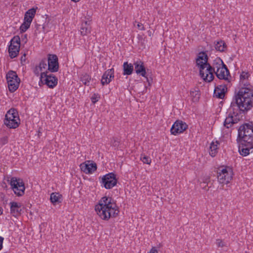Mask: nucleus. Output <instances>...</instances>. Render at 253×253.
<instances>
[{
  "instance_id": "nucleus-1",
  "label": "nucleus",
  "mask_w": 253,
  "mask_h": 253,
  "mask_svg": "<svg viewBox=\"0 0 253 253\" xmlns=\"http://www.w3.org/2000/svg\"><path fill=\"white\" fill-rule=\"evenodd\" d=\"M253 107V89L250 87H242L235 95L229 109V114L224 122V126L230 127L237 124L240 120L238 113L235 110H239L241 113H246Z\"/></svg>"
},
{
  "instance_id": "nucleus-2",
  "label": "nucleus",
  "mask_w": 253,
  "mask_h": 253,
  "mask_svg": "<svg viewBox=\"0 0 253 253\" xmlns=\"http://www.w3.org/2000/svg\"><path fill=\"white\" fill-rule=\"evenodd\" d=\"M97 214L103 220H108L111 217L118 215L119 210L116 204L111 197H102L95 207Z\"/></svg>"
},
{
  "instance_id": "nucleus-3",
  "label": "nucleus",
  "mask_w": 253,
  "mask_h": 253,
  "mask_svg": "<svg viewBox=\"0 0 253 253\" xmlns=\"http://www.w3.org/2000/svg\"><path fill=\"white\" fill-rule=\"evenodd\" d=\"M208 57L205 52H201L196 59L197 66L199 68L201 78L206 82H211L214 78L213 70L208 62Z\"/></svg>"
},
{
  "instance_id": "nucleus-4",
  "label": "nucleus",
  "mask_w": 253,
  "mask_h": 253,
  "mask_svg": "<svg viewBox=\"0 0 253 253\" xmlns=\"http://www.w3.org/2000/svg\"><path fill=\"white\" fill-rule=\"evenodd\" d=\"M238 142H242L243 144L247 143L250 147L253 145V125L251 124H244L241 126L238 129Z\"/></svg>"
},
{
  "instance_id": "nucleus-5",
  "label": "nucleus",
  "mask_w": 253,
  "mask_h": 253,
  "mask_svg": "<svg viewBox=\"0 0 253 253\" xmlns=\"http://www.w3.org/2000/svg\"><path fill=\"white\" fill-rule=\"evenodd\" d=\"M20 120L16 109L11 108L6 113L4 120V125L9 128H16L19 126Z\"/></svg>"
},
{
  "instance_id": "nucleus-6",
  "label": "nucleus",
  "mask_w": 253,
  "mask_h": 253,
  "mask_svg": "<svg viewBox=\"0 0 253 253\" xmlns=\"http://www.w3.org/2000/svg\"><path fill=\"white\" fill-rule=\"evenodd\" d=\"M6 78L9 91L14 92L18 89L20 82L17 73L15 71H9L6 75Z\"/></svg>"
},
{
  "instance_id": "nucleus-7",
  "label": "nucleus",
  "mask_w": 253,
  "mask_h": 253,
  "mask_svg": "<svg viewBox=\"0 0 253 253\" xmlns=\"http://www.w3.org/2000/svg\"><path fill=\"white\" fill-rule=\"evenodd\" d=\"M48 72L41 73L40 79L42 83L47 85L49 88H53L57 84V78L52 74H48Z\"/></svg>"
},
{
  "instance_id": "nucleus-8",
  "label": "nucleus",
  "mask_w": 253,
  "mask_h": 253,
  "mask_svg": "<svg viewBox=\"0 0 253 253\" xmlns=\"http://www.w3.org/2000/svg\"><path fill=\"white\" fill-rule=\"evenodd\" d=\"M118 182L116 175L113 172L104 175L101 179V183L106 189H110L115 186Z\"/></svg>"
},
{
  "instance_id": "nucleus-9",
  "label": "nucleus",
  "mask_w": 253,
  "mask_h": 253,
  "mask_svg": "<svg viewBox=\"0 0 253 253\" xmlns=\"http://www.w3.org/2000/svg\"><path fill=\"white\" fill-rule=\"evenodd\" d=\"M232 171L226 168L219 169L217 171V179L221 184H228L232 179Z\"/></svg>"
},
{
  "instance_id": "nucleus-10",
  "label": "nucleus",
  "mask_w": 253,
  "mask_h": 253,
  "mask_svg": "<svg viewBox=\"0 0 253 253\" xmlns=\"http://www.w3.org/2000/svg\"><path fill=\"white\" fill-rule=\"evenodd\" d=\"M20 46V39L18 36H15L10 41L8 47L9 56L11 58H15L19 52Z\"/></svg>"
},
{
  "instance_id": "nucleus-11",
  "label": "nucleus",
  "mask_w": 253,
  "mask_h": 253,
  "mask_svg": "<svg viewBox=\"0 0 253 253\" xmlns=\"http://www.w3.org/2000/svg\"><path fill=\"white\" fill-rule=\"evenodd\" d=\"M10 184L14 193L18 196H21L24 194L25 188L22 180H17L15 177H12Z\"/></svg>"
},
{
  "instance_id": "nucleus-12",
  "label": "nucleus",
  "mask_w": 253,
  "mask_h": 253,
  "mask_svg": "<svg viewBox=\"0 0 253 253\" xmlns=\"http://www.w3.org/2000/svg\"><path fill=\"white\" fill-rule=\"evenodd\" d=\"M187 127L188 125L185 122L178 120L176 121L172 126L170 132L172 134L176 135L182 133Z\"/></svg>"
},
{
  "instance_id": "nucleus-13",
  "label": "nucleus",
  "mask_w": 253,
  "mask_h": 253,
  "mask_svg": "<svg viewBox=\"0 0 253 253\" xmlns=\"http://www.w3.org/2000/svg\"><path fill=\"white\" fill-rule=\"evenodd\" d=\"M57 56L55 54H49L48 57V70L51 72H56L59 69Z\"/></svg>"
},
{
  "instance_id": "nucleus-14",
  "label": "nucleus",
  "mask_w": 253,
  "mask_h": 253,
  "mask_svg": "<svg viewBox=\"0 0 253 253\" xmlns=\"http://www.w3.org/2000/svg\"><path fill=\"white\" fill-rule=\"evenodd\" d=\"M82 171L85 173H91L97 169V166L95 163H90V161H87L82 163L80 166Z\"/></svg>"
},
{
  "instance_id": "nucleus-15",
  "label": "nucleus",
  "mask_w": 253,
  "mask_h": 253,
  "mask_svg": "<svg viewBox=\"0 0 253 253\" xmlns=\"http://www.w3.org/2000/svg\"><path fill=\"white\" fill-rule=\"evenodd\" d=\"M216 77L220 80H224L230 82L229 77H231L229 70L226 66L221 68L219 70H217V72H215Z\"/></svg>"
},
{
  "instance_id": "nucleus-16",
  "label": "nucleus",
  "mask_w": 253,
  "mask_h": 253,
  "mask_svg": "<svg viewBox=\"0 0 253 253\" xmlns=\"http://www.w3.org/2000/svg\"><path fill=\"white\" fill-rule=\"evenodd\" d=\"M10 213L13 216L16 217L21 214L22 209L20 204L16 202H12L10 203Z\"/></svg>"
},
{
  "instance_id": "nucleus-17",
  "label": "nucleus",
  "mask_w": 253,
  "mask_h": 253,
  "mask_svg": "<svg viewBox=\"0 0 253 253\" xmlns=\"http://www.w3.org/2000/svg\"><path fill=\"white\" fill-rule=\"evenodd\" d=\"M134 65L136 74L145 77L146 72L143 62L141 61H137L134 63Z\"/></svg>"
},
{
  "instance_id": "nucleus-18",
  "label": "nucleus",
  "mask_w": 253,
  "mask_h": 253,
  "mask_svg": "<svg viewBox=\"0 0 253 253\" xmlns=\"http://www.w3.org/2000/svg\"><path fill=\"white\" fill-rule=\"evenodd\" d=\"M239 146V152L240 154L244 156H246L250 153V149L253 148V145H251V147L248 145L247 143L243 144L242 142H238Z\"/></svg>"
},
{
  "instance_id": "nucleus-19",
  "label": "nucleus",
  "mask_w": 253,
  "mask_h": 253,
  "mask_svg": "<svg viewBox=\"0 0 253 253\" xmlns=\"http://www.w3.org/2000/svg\"><path fill=\"white\" fill-rule=\"evenodd\" d=\"M226 66L222 60L218 58L216 59L215 60H214L213 64V67H212L213 72L215 73V72H217L218 70H219L221 68H223Z\"/></svg>"
},
{
  "instance_id": "nucleus-20",
  "label": "nucleus",
  "mask_w": 253,
  "mask_h": 253,
  "mask_svg": "<svg viewBox=\"0 0 253 253\" xmlns=\"http://www.w3.org/2000/svg\"><path fill=\"white\" fill-rule=\"evenodd\" d=\"M123 70L124 75H131L133 70V66L131 64L126 62L123 64Z\"/></svg>"
},
{
  "instance_id": "nucleus-21",
  "label": "nucleus",
  "mask_w": 253,
  "mask_h": 253,
  "mask_svg": "<svg viewBox=\"0 0 253 253\" xmlns=\"http://www.w3.org/2000/svg\"><path fill=\"white\" fill-rule=\"evenodd\" d=\"M91 31V27L88 23L87 21H85L82 24L81 28V33L83 36H85L90 33Z\"/></svg>"
},
{
  "instance_id": "nucleus-22",
  "label": "nucleus",
  "mask_w": 253,
  "mask_h": 253,
  "mask_svg": "<svg viewBox=\"0 0 253 253\" xmlns=\"http://www.w3.org/2000/svg\"><path fill=\"white\" fill-rule=\"evenodd\" d=\"M190 94L192 100L193 102L198 101L200 96L199 90L195 89L192 90L190 91Z\"/></svg>"
},
{
  "instance_id": "nucleus-23",
  "label": "nucleus",
  "mask_w": 253,
  "mask_h": 253,
  "mask_svg": "<svg viewBox=\"0 0 253 253\" xmlns=\"http://www.w3.org/2000/svg\"><path fill=\"white\" fill-rule=\"evenodd\" d=\"M219 143L217 141H216L215 143L212 142L211 144L210 148V155L211 157H214L216 155V154L217 153V145Z\"/></svg>"
},
{
  "instance_id": "nucleus-24",
  "label": "nucleus",
  "mask_w": 253,
  "mask_h": 253,
  "mask_svg": "<svg viewBox=\"0 0 253 253\" xmlns=\"http://www.w3.org/2000/svg\"><path fill=\"white\" fill-rule=\"evenodd\" d=\"M61 195H60L58 193H52L50 197V199L51 201V202L53 204H55L57 203H60L61 202L60 201V199H61Z\"/></svg>"
},
{
  "instance_id": "nucleus-25",
  "label": "nucleus",
  "mask_w": 253,
  "mask_h": 253,
  "mask_svg": "<svg viewBox=\"0 0 253 253\" xmlns=\"http://www.w3.org/2000/svg\"><path fill=\"white\" fill-rule=\"evenodd\" d=\"M225 47V43L222 41L217 42L215 44V48L220 52L224 51Z\"/></svg>"
},
{
  "instance_id": "nucleus-26",
  "label": "nucleus",
  "mask_w": 253,
  "mask_h": 253,
  "mask_svg": "<svg viewBox=\"0 0 253 253\" xmlns=\"http://www.w3.org/2000/svg\"><path fill=\"white\" fill-rule=\"evenodd\" d=\"M109 70H107L106 71H105L102 77V79H101V84L103 85H105V84H108L109 83H110V81H109Z\"/></svg>"
},
{
  "instance_id": "nucleus-27",
  "label": "nucleus",
  "mask_w": 253,
  "mask_h": 253,
  "mask_svg": "<svg viewBox=\"0 0 253 253\" xmlns=\"http://www.w3.org/2000/svg\"><path fill=\"white\" fill-rule=\"evenodd\" d=\"M30 25L31 23L24 21L20 27L21 33L25 32L30 28Z\"/></svg>"
},
{
  "instance_id": "nucleus-28",
  "label": "nucleus",
  "mask_w": 253,
  "mask_h": 253,
  "mask_svg": "<svg viewBox=\"0 0 253 253\" xmlns=\"http://www.w3.org/2000/svg\"><path fill=\"white\" fill-rule=\"evenodd\" d=\"M90 80V77L87 74L83 75L81 78V81L85 85H88V84L89 83Z\"/></svg>"
},
{
  "instance_id": "nucleus-29",
  "label": "nucleus",
  "mask_w": 253,
  "mask_h": 253,
  "mask_svg": "<svg viewBox=\"0 0 253 253\" xmlns=\"http://www.w3.org/2000/svg\"><path fill=\"white\" fill-rule=\"evenodd\" d=\"M37 8H38L37 7H36V8H31V9H29L28 11H27L26 12V13H25V14L27 15V16L29 17V16H30V17H31L32 18H34L35 17V15L36 14V9Z\"/></svg>"
},
{
  "instance_id": "nucleus-30",
  "label": "nucleus",
  "mask_w": 253,
  "mask_h": 253,
  "mask_svg": "<svg viewBox=\"0 0 253 253\" xmlns=\"http://www.w3.org/2000/svg\"><path fill=\"white\" fill-rule=\"evenodd\" d=\"M219 91V88L218 87H216L214 90V93L217 98L222 99L224 97V92L223 91V89L220 91Z\"/></svg>"
},
{
  "instance_id": "nucleus-31",
  "label": "nucleus",
  "mask_w": 253,
  "mask_h": 253,
  "mask_svg": "<svg viewBox=\"0 0 253 253\" xmlns=\"http://www.w3.org/2000/svg\"><path fill=\"white\" fill-rule=\"evenodd\" d=\"M250 77V74L248 72L243 71L240 75V81L243 83L245 80H248Z\"/></svg>"
},
{
  "instance_id": "nucleus-32",
  "label": "nucleus",
  "mask_w": 253,
  "mask_h": 253,
  "mask_svg": "<svg viewBox=\"0 0 253 253\" xmlns=\"http://www.w3.org/2000/svg\"><path fill=\"white\" fill-rule=\"evenodd\" d=\"M140 159L144 164L150 165L151 163V159L150 158L145 155H141Z\"/></svg>"
},
{
  "instance_id": "nucleus-33",
  "label": "nucleus",
  "mask_w": 253,
  "mask_h": 253,
  "mask_svg": "<svg viewBox=\"0 0 253 253\" xmlns=\"http://www.w3.org/2000/svg\"><path fill=\"white\" fill-rule=\"evenodd\" d=\"M42 70L45 69L47 66L46 59H42L38 66Z\"/></svg>"
},
{
  "instance_id": "nucleus-34",
  "label": "nucleus",
  "mask_w": 253,
  "mask_h": 253,
  "mask_svg": "<svg viewBox=\"0 0 253 253\" xmlns=\"http://www.w3.org/2000/svg\"><path fill=\"white\" fill-rule=\"evenodd\" d=\"M216 244L218 247L222 248L227 246V244L226 243H225L222 240L219 239L216 240Z\"/></svg>"
},
{
  "instance_id": "nucleus-35",
  "label": "nucleus",
  "mask_w": 253,
  "mask_h": 253,
  "mask_svg": "<svg viewBox=\"0 0 253 253\" xmlns=\"http://www.w3.org/2000/svg\"><path fill=\"white\" fill-rule=\"evenodd\" d=\"M8 142V137L3 136L0 139V146H2Z\"/></svg>"
},
{
  "instance_id": "nucleus-36",
  "label": "nucleus",
  "mask_w": 253,
  "mask_h": 253,
  "mask_svg": "<svg viewBox=\"0 0 253 253\" xmlns=\"http://www.w3.org/2000/svg\"><path fill=\"white\" fill-rule=\"evenodd\" d=\"M109 81H110V83L111 82L112 79H113L114 77V70L113 68L109 69Z\"/></svg>"
},
{
  "instance_id": "nucleus-37",
  "label": "nucleus",
  "mask_w": 253,
  "mask_h": 253,
  "mask_svg": "<svg viewBox=\"0 0 253 253\" xmlns=\"http://www.w3.org/2000/svg\"><path fill=\"white\" fill-rule=\"evenodd\" d=\"M33 18H32L31 17H28L27 15H24V21L27 22V23H30L31 24Z\"/></svg>"
},
{
  "instance_id": "nucleus-38",
  "label": "nucleus",
  "mask_w": 253,
  "mask_h": 253,
  "mask_svg": "<svg viewBox=\"0 0 253 253\" xmlns=\"http://www.w3.org/2000/svg\"><path fill=\"white\" fill-rule=\"evenodd\" d=\"M42 71V70L38 66H36L35 68V70H34V73L38 76L40 72Z\"/></svg>"
},
{
  "instance_id": "nucleus-39",
  "label": "nucleus",
  "mask_w": 253,
  "mask_h": 253,
  "mask_svg": "<svg viewBox=\"0 0 253 253\" xmlns=\"http://www.w3.org/2000/svg\"><path fill=\"white\" fill-rule=\"evenodd\" d=\"M210 180V177L209 176H206L203 179V184L205 185V184H208Z\"/></svg>"
},
{
  "instance_id": "nucleus-40",
  "label": "nucleus",
  "mask_w": 253,
  "mask_h": 253,
  "mask_svg": "<svg viewBox=\"0 0 253 253\" xmlns=\"http://www.w3.org/2000/svg\"><path fill=\"white\" fill-rule=\"evenodd\" d=\"M137 27L138 29L140 30H144V27L143 26V25L141 23H137Z\"/></svg>"
},
{
  "instance_id": "nucleus-41",
  "label": "nucleus",
  "mask_w": 253,
  "mask_h": 253,
  "mask_svg": "<svg viewBox=\"0 0 253 253\" xmlns=\"http://www.w3.org/2000/svg\"><path fill=\"white\" fill-rule=\"evenodd\" d=\"M3 239H4L3 238L0 236V250H1V249L2 248V243H3Z\"/></svg>"
},
{
  "instance_id": "nucleus-42",
  "label": "nucleus",
  "mask_w": 253,
  "mask_h": 253,
  "mask_svg": "<svg viewBox=\"0 0 253 253\" xmlns=\"http://www.w3.org/2000/svg\"><path fill=\"white\" fill-rule=\"evenodd\" d=\"M208 186V184H205V185H204L203 184V182L201 183V187L203 188V189H204L206 190H208V189H206V187Z\"/></svg>"
},
{
  "instance_id": "nucleus-43",
  "label": "nucleus",
  "mask_w": 253,
  "mask_h": 253,
  "mask_svg": "<svg viewBox=\"0 0 253 253\" xmlns=\"http://www.w3.org/2000/svg\"><path fill=\"white\" fill-rule=\"evenodd\" d=\"M150 253H158V251L155 248H153L150 251Z\"/></svg>"
},
{
  "instance_id": "nucleus-44",
  "label": "nucleus",
  "mask_w": 253,
  "mask_h": 253,
  "mask_svg": "<svg viewBox=\"0 0 253 253\" xmlns=\"http://www.w3.org/2000/svg\"><path fill=\"white\" fill-rule=\"evenodd\" d=\"M2 213V209L0 207V215Z\"/></svg>"
},
{
  "instance_id": "nucleus-45",
  "label": "nucleus",
  "mask_w": 253,
  "mask_h": 253,
  "mask_svg": "<svg viewBox=\"0 0 253 253\" xmlns=\"http://www.w3.org/2000/svg\"><path fill=\"white\" fill-rule=\"evenodd\" d=\"M72 1H74V2H78L80 0H72Z\"/></svg>"
},
{
  "instance_id": "nucleus-46",
  "label": "nucleus",
  "mask_w": 253,
  "mask_h": 253,
  "mask_svg": "<svg viewBox=\"0 0 253 253\" xmlns=\"http://www.w3.org/2000/svg\"><path fill=\"white\" fill-rule=\"evenodd\" d=\"M92 102H93V103H95L96 101H92Z\"/></svg>"
}]
</instances>
